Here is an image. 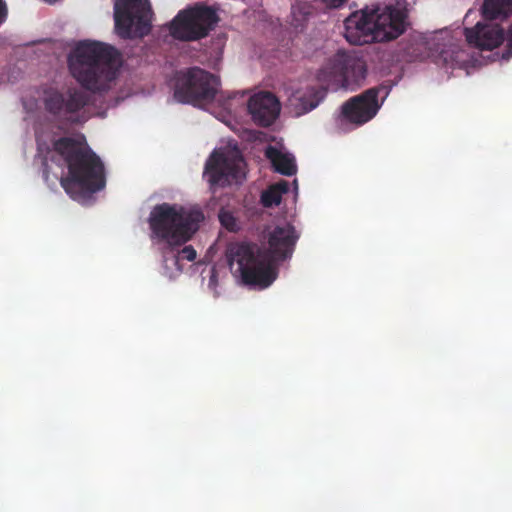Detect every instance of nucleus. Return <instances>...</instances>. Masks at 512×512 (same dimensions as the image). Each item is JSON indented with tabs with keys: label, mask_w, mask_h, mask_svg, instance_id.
<instances>
[{
	"label": "nucleus",
	"mask_w": 512,
	"mask_h": 512,
	"mask_svg": "<svg viewBox=\"0 0 512 512\" xmlns=\"http://www.w3.org/2000/svg\"><path fill=\"white\" fill-rule=\"evenodd\" d=\"M298 238L292 225L276 226L268 234L267 251L256 244L236 243L228 247L227 260L230 266L238 265L244 284L267 288L276 279L272 262L290 258Z\"/></svg>",
	"instance_id": "nucleus-1"
},
{
	"label": "nucleus",
	"mask_w": 512,
	"mask_h": 512,
	"mask_svg": "<svg viewBox=\"0 0 512 512\" xmlns=\"http://www.w3.org/2000/svg\"><path fill=\"white\" fill-rule=\"evenodd\" d=\"M53 151L68 169V175L61 177L60 184L72 198L105 188L104 164L83 134L73 133L53 140Z\"/></svg>",
	"instance_id": "nucleus-2"
},
{
	"label": "nucleus",
	"mask_w": 512,
	"mask_h": 512,
	"mask_svg": "<svg viewBox=\"0 0 512 512\" xmlns=\"http://www.w3.org/2000/svg\"><path fill=\"white\" fill-rule=\"evenodd\" d=\"M203 219L201 211L186 209L177 204L162 203L152 209L148 222L152 234L166 242L162 251L164 262L171 257L174 265L181 271V260L192 262L196 259L197 253L193 246L188 245L180 250L176 248L192 238Z\"/></svg>",
	"instance_id": "nucleus-3"
},
{
	"label": "nucleus",
	"mask_w": 512,
	"mask_h": 512,
	"mask_svg": "<svg viewBox=\"0 0 512 512\" xmlns=\"http://www.w3.org/2000/svg\"><path fill=\"white\" fill-rule=\"evenodd\" d=\"M119 53L107 44L79 42L68 57L71 75L85 89L101 92L109 89L118 73Z\"/></svg>",
	"instance_id": "nucleus-4"
},
{
	"label": "nucleus",
	"mask_w": 512,
	"mask_h": 512,
	"mask_svg": "<svg viewBox=\"0 0 512 512\" xmlns=\"http://www.w3.org/2000/svg\"><path fill=\"white\" fill-rule=\"evenodd\" d=\"M219 21L214 9L204 4L180 10L169 25V32L180 41H198L209 35Z\"/></svg>",
	"instance_id": "nucleus-5"
},
{
	"label": "nucleus",
	"mask_w": 512,
	"mask_h": 512,
	"mask_svg": "<svg viewBox=\"0 0 512 512\" xmlns=\"http://www.w3.org/2000/svg\"><path fill=\"white\" fill-rule=\"evenodd\" d=\"M219 78L201 68H190L178 78L174 97L181 103L201 106L210 103L218 93Z\"/></svg>",
	"instance_id": "nucleus-6"
},
{
	"label": "nucleus",
	"mask_w": 512,
	"mask_h": 512,
	"mask_svg": "<svg viewBox=\"0 0 512 512\" xmlns=\"http://www.w3.org/2000/svg\"><path fill=\"white\" fill-rule=\"evenodd\" d=\"M148 0H116L114 3L115 31L123 39L143 37L150 32Z\"/></svg>",
	"instance_id": "nucleus-7"
},
{
	"label": "nucleus",
	"mask_w": 512,
	"mask_h": 512,
	"mask_svg": "<svg viewBox=\"0 0 512 512\" xmlns=\"http://www.w3.org/2000/svg\"><path fill=\"white\" fill-rule=\"evenodd\" d=\"M85 94L76 88L60 91L49 88L44 91L43 104L46 112L56 119L71 123H83L86 121Z\"/></svg>",
	"instance_id": "nucleus-8"
},
{
	"label": "nucleus",
	"mask_w": 512,
	"mask_h": 512,
	"mask_svg": "<svg viewBox=\"0 0 512 512\" xmlns=\"http://www.w3.org/2000/svg\"><path fill=\"white\" fill-rule=\"evenodd\" d=\"M243 166L244 160L241 155L228 156L214 150L205 163L203 176L211 189L226 187L244 178Z\"/></svg>",
	"instance_id": "nucleus-9"
},
{
	"label": "nucleus",
	"mask_w": 512,
	"mask_h": 512,
	"mask_svg": "<svg viewBox=\"0 0 512 512\" xmlns=\"http://www.w3.org/2000/svg\"><path fill=\"white\" fill-rule=\"evenodd\" d=\"M370 6L379 42L394 40L405 32L407 14L404 9L392 4Z\"/></svg>",
	"instance_id": "nucleus-10"
},
{
	"label": "nucleus",
	"mask_w": 512,
	"mask_h": 512,
	"mask_svg": "<svg viewBox=\"0 0 512 512\" xmlns=\"http://www.w3.org/2000/svg\"><path fill=\"white\" fill-rule=\"evenodd\" d=\"M248 115L253 124L259 128H270L279 118L282 105L275 94L259 91L246 101Z\"/></svg>",
	"instance_id": "nucleus-11"
},
{
	"label": "nucleus",
	"mask_w": 512,
	"mask_h": 512,
	"mask_svg": "<svg viewBox=\"0 0 512 512\" xmlns=\"http://www.w3.org/2000/svg\"><path fill=\"white\" fill-rule=\"evenodd\" d=\"M344 37L353 45L379 42L370 5L353 12L345 19Z\"/></svg>",
	"instance_id": "nucleus-12"
},
{
	"label": "nucleus",
	"mask_w": 512,
	"mask_h": 512,
	"mask_svg": "<svg viewBox=\"0 0 512 512\" xmlns=\"http://www.w3.org/2000/svg\"><path fill=\"white\" fill-rule=\"evenodd\" d=\"M379 108L378 92L370 89L345 102L342 106V113L350 122L361 125L371 120Z\"/></svg>",
	"instance_id": "nucleus-13"
},
{
	"label": "nucleus",
	"mask_w": 512,
	"mask_h": 512,
	"mask_svg": "<svg viewBox=\"0 0 512 512\" xmlns=\"http://www.w3.org/2000/svg\"><path fill=\"white\" fill-rule=\"evenodd\" d=\"M333 70L337 84L328 85V89L332 90L337 89L339 83H341V86L346 87L351 83H357L364 79L366 65L363 59L355 54H339L335 59Z\"/></svg>",
	"instance_id": "nucleus-14"
},
{
	"label": "nucleus",
	"mask_w": 512,
	"mask_h": 512,
	"mask_svg": "<svg viewBox=\"0 0 512 512\" xmlns=\"http://www.w3.org/2000/svg\"><path fill=\"white\" fill-rule=\"evenodd\" d=\"M467 42L483 50H492L498 47L503 39V29L496 24H482L478 22L473 28L465 29Z\"/></svg>",
	"instance_id": "nucleus-15"
},
{
	"label": "nucleus",
	"mask_w": 512,
	"mask_h": 512,
	"mask_svg": "<svg viewBox=\"0 0 512 512\" xmlns=\"http://www.w3.org/2000/svg\"><path fill=\"white\" fill-rule=\"evenodd\" d=\"M320 97L313 88L306 90H296L288 98L287 109L295 117H299L319 104Z\"/></svg>",
	"instance_id": "nucleus-16"
},
{
	"label": "nucleus",
	"mask_w": 512,
	"mask_h": 512,
	"mask_svg": "<svg viewBox=\"0 0 512 512\" xmlns=\"http://www.w3.org/2000/svg\"><path fill=\"white\" fill-rule=\"evenodd\" d=\"M482 13L486 19H505L512 14V0H484Z\"/></svg>",
	"instance_id": "nucleus-17"
},
{
	"label": "nucleus",
	"mask_w": 512,
	"mask_h": 512,
	"mask_svg": "<svg viewBox=\"0 0 512 512\" xmlns=\"http://www.w3.org/2000/svg\"><path fill=\"white\" fill-rule=\"evenodd\" d=\"M266 156L271 160L275 170L282 175L292 176L296 173L297 168L293 158L287 154H283L274 147H269Z\"/></svg>",
	"instance_id": "nucleus-18"
},
{
	"label": "nucleus",
	"mask_w": 512,
	"mask_h": 512,
	"mask_svg": "<svg viewBox=\"0 0 512 512\" xmlns=\"http://www.w3.org/2000/svg\"><path fill=\"white\" fill-rule=\"evenodd\" d=\"M289 191V183L286 180H280L270 185L261 194V204L266 208L278 206L281 203L282 196Z\"/></svg>",
	"instance_id": "nucleus-19"
},
{
	"label": "nucleus",
	"mask_w": 512,
	"mask_h": 512,
	"mask_svg": "<svg viewBox=\"0 0 512 512\" xmlns=\"http://www.w3.org/2000/svg\"><path fill=\"white\" fill-rule=\"evenodd\" d=\"M441 57L444 63L452 67L458 66L460 68H464L470 63L469 55L456 45H452L449 49L443 50L441 52Z\"/></svg>",
	"instance_id": "nucleus-20"
},
{
	"label": "nucleus",
	"mask_w": 512,
	"mask_h": 512,
	"mask_svg": "<svg viewBox=\"0 0 512 512\" xmlns=\"http://www.w3.org/2000/svg\"><path fill=\"white\" fill-rule=\"evenodd\" d=\"M310 14V6L307 4H297L292 6V15L297 22H304Z\"/></svg>",
	"instance_id": "nucleus-21"
},
{
	"label": "nucleus",
	"mask_w": 512,
	"mask_h": 512,
	"mask_svg": "<svg viewBox=\"0 0 512 512\" xmlns=\"http://www.w3.org/2000/svg\"><path fill=\"white\" fill-rule=\"evenodd\" d=\"M219 220L221 224L227 228L228 230H234V227L236 225V220L232 213L228 211L221 210L219 213Z\"/></svg>",
	"instance_id": "nucleus-22"
},
{
	"label": "nucleus",
	"mask_w": 512,
	"mask_h": 512,
	"mask_svg": "<svg viewBox=\"0 0 512 512\" xmlns=\"http://www.w3.org/2000/svg\"><path fill=\"white\" fill-rule=\"evenodd\" d=\"M238 95V92L232 93L223 101V107L229 114H232V112L235 110V102L237 101Z\"/></svg>",
	"instance_id": "nucleus-23"
},
{
	"label": "nucleus",
	"mask_w": 512,
	"mask_h": 512,
	"mask_svg": "<svg viewBox=\"0 0 512 512\" xmlns=\"http://www.w3.org/2000/svg\"><path fill=\"white\" fill-rule=\"evenodd\" d=\"M348 0H322V9H339Z\"/></svg>",
	"instance_id": "nucleus-24"
},
{
	"label": "nucleus",
	"mask_w": 512,
	"mask_h": 512,
	"mask_svg": "<svg viewBox=\"0 0 512 512\" xmlns=\"http://www.w3.org/2000/svg\"><path fill=\"white\" fill-rule=\"evenodd\" d=\"M8 16V8L4 0H0V25L4 23Z\"/></svg>",
	"instance_id": "nucleus-25"
},
{
	"label": "nucleus",
	"mask_w": 512,
	"mask_h": 512,
	"mask_svg": "<svg viewBox=\"0 0 512 512\" xmlns=\"http://www.w3.org/2000/svg\"><path fill=\"white\" fill-rule=\"evenodd\" d=\"M508 45H509V49L511 50L512 49V27L510 28L509 32H508Z\"/></svg>",
	"instance_id": "nucleus-26"
},
{
	"label": "nucleus",
	"mask_w": 512,
	"mask_h": 512,
	"mask_svg": "<svg viewBox=\"0 0 512 512\" xmlns=\"http://www.w3.org/2000/svg\"><path fill=\"white\" fill-rule=\"evenodd\" d=\"M46 3L48 4H54L56 3L58 0H44Z\"/></svg>",
	"instance_id": "nucleus-27"
},
{
	"label": "nucleus",
	"mask_w": 512,
	"mask_h": 512,
	"mask_svg": "<svg viewBox=\"0 0 512 512\" xmlns=\"http://www.w3.org/2000/svg\"><path fill=\"white\" fill-rule=\"evenodd\" d=\"M226 125H229V122L227 120L223 121Z\"/></svg>",
	"instance_id": "nucleus-28"
},
{
	"label": "nucleus",
	"mask_w": 512,
	"mask_h": 512,
	"mask_svg": "<svg viewBox=\"0 0 512 512\" xmlns=\"http://www.w3.org/2000/svg\"><path fill=\"white\" fill-rule=\"evenodd\" d=\"M471 14V11H469L467 14H466V18L469 17V15Z\"/></svg>",
	"instance_id": "nucleus-29"
}]
</instances>
